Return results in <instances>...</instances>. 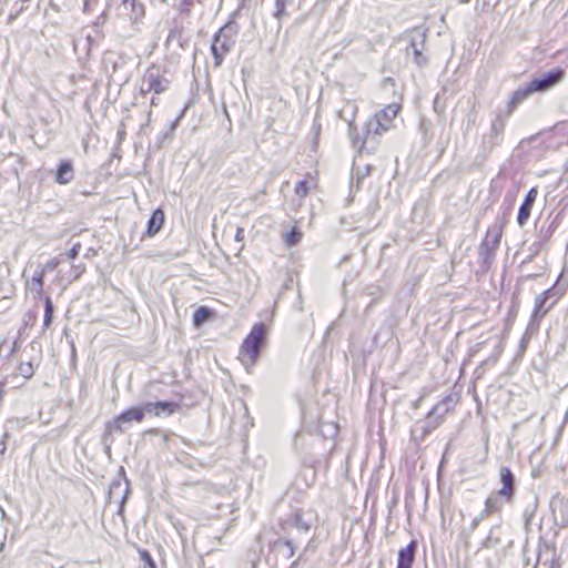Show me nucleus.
Returning <instances> with one entry per match:
<instances>
[{
  "label": "nucleus",
  "instance_id": "obj_8",
  "mask_svg": "<svg viewBox=\"0 0 568 568\" xmlns=\"http://www.w3.org/2000/svg\"><path fill=\"white\" fill-rule=\"evenodd\" d=\"M565 77L566 72L564 69L555 68L542 73L540 77L534 78L528 82V85L532 93H542L559 84Z\"/></svg>",
  "mask_w": 568,
  "mask_h": 568
},
{
  "label": "nucleus",
  "instance_id": "obj_5",
  "mask_svg": "<svg viewBox=\"0 0 568 568\" xmlns=\"http://www.w3.org/2000/svg\"><path fill=\"white\" fill-rule=\"evenodd\" d=\"M143 419V410L140 405L129 407L105 424L103 434L104 440H108L114 433H124L130 427L131 423H142Z\"/></svg>",
  "mask_w": 568,
  "mask_h": 568
},
{
  "label": "nucleus",
  "instance_id": "obj_48",
  "mask_svg": "<svg viewBox=\"0 0 568 568\" xmlns=\"http://www.w3.org/2000/svg\"><path fill=\"white\" fill-rule=\"evenodd\" d=\"M534 255H535V254H532V253H531V254L527 257V260H526L525 262H529V261H531V258H532V256H534Z\"/></svg>",
  "mask_w": 568,
  "mask_h": 568
},
{
  "label": "nucleus",
  "instance_id": "obj_44",
  "mask_svg": "<svg viewBox=\"0 0 568 568\" xmlns=\"http://www.w3.org/2000/svg\"><path fill=\"white\" fill-rule=\"evenodd\" d=\"M19 347H20V342L18 339H16L13 342V345H12V348L10 351V354H14L18 351Z\"/></svg>",
  "mask_w": 568,
  "mask_h": 568
},
{
  "label": "nucleus",
  "instance_id": "obj_24",
  "mask_svg": "<svg viewBox=\"0 0 568 568\" xmlns=\"http://www.w3.org/2000/svg\"><path fill=\"white\" fill-rule=\"evenodd\" d=\"M400 106L397 103L388 104L386 108L381 110L378 113L375 114L376 118H378L379 121H383V123H388V129L390 128L393 119L397 115Z\"/></svg>",
  "mask_w": 568,
  "mask_h": 568
},
{
  "label": "nucleus",
  "instance_id": "obj_12",
  "mask_svg": "<svg viewBox=\"0 0 568 568\" xmlns=\"http://www.w3.org/2000/svg\"><path fill=\"white\" fill-rule=\"evenodd\" d=\"M143 410V417L146 414L154 415L156 417L171 416L180 409V404L168 400L146 402L140 405Z\"/></svg>",
  "mask_w": 568,
  "mask_h": 568
},
{
  "label": "nucleus",
  "instance_id": "obj_14",
  "mask_svg": "<svg viewBox=\"0 0 568 568\" xmlns=\"http://www.w3.org/2000/svg\"><path fill=\"white\" fill-rule=\"evenodd\" d=\"M426 42L425 31H415L410 36L409 45L406 49L407 54L414 55V61L417 65L423 67L427 63V58L423 54Z\"/></svg>",
  "mask_w": 568,
  "mask_h": 568
},
{
  "label": "nucleus",
  "instance_id": "obj_40",
  "mask_svg": "<svg viewBox=\"0 0 568 568\" xmlns=\"http://www.w3.org/2000/svg\"><path fill=\"white\" fill-rule=\"evenodd\" d=\"M244 229L243 227H237L236 229V233H235V241L237 242H243L244 241Z\"/></svg>",
  "mask_w": 568,
  "mask_h": 568
},
{
  "label": "nucleus",
  "instance_id": "obj_7",
  "mask_svg": "<svg viewBox=\"0 0 568 568\" xmlns=\"http://www.w3.org/2000/svg\"><path fill=\"white\" fill-rule=\"evenodd\" d=\"M507 120V114L504 112H498L495 116L488 132L481 138V149L485 152H490L503 143Z\"/></svg>",
  "mask_w": 568,
  "mask_h": 568
},
{
  "label": "nucleus",
  "instance_id": "obj_13",
  "mask_svg": "<svg viewBox=\"0 0 568 568\" xmlns=\"http://www.w3.org/2000/svg\"><path fill=\"white\" fill-rule=\"evenodd\" d=\"M507 530L503 524H496L490 527L487 536L483 539L480 544L481 549H498L503 547L507 541Z\"/></svg>",
  "mask_w": 568,
  "mask_h": 568
},
{
  "label": "nucleus",
  "instance_id": "obj_49",
  "mask_svg": "<svg viewBox=\"0 0 568 568\" xmlns=\"http://www.w3.org/2000/svg\"><path fill=\"white\" fill-rule=\"evenodd\" d=\"M114 487H120V481L114 483V484L112 485V488H114Z\"/></svg>",
  "mask_w": 568,
  "mask_h": 568
},
{
  "label": "nucleus",
  "instance_id": "obj_11",
  "mask_svg": "<svg viewBox=\"0 0 568 568\" xmlns=\"http://www.w3.org/2000/svg\"><path fill=\"white\" fill-rule=\"evenodd\" d=\"M169 80L161 77L159 71L154 68L148 69L142 79V85L140 89L141 94L154 92L156 94L163 93L169 89Z\"/></svg>",
  "mask_w": 568,
  "mask_h": 568
},
{
  "label": "nucleus",
  "instance_id": "obj_28",
  "mask_svg": "<svg viewBox=\"0 0 568 568\" xmlns=\"http://www.w3.org/2000/svg\"><path fill=\"white\" fill-rule=\"evenodd\" d=\"M53 311H54V307H53L51 297L45 296L44 297V317H43L44 328H48L51 325L52 318H53Z\"/></svg>",
  "mask_w": 568,
  "mask_h": 568
},
{
  "label": "nucleus",
  "instance_id": "obj_19",
  "mask_svg": "<svg viewBox=\"0 0 568 568\" xmlns=\"http://www.w3.org/2000/svg\"><path fill=\"white\" fill-rule=\"evenodd\" d=\"M74 179L73 164L69 160L61 161L55 171L54 180L58 184H69Z\"/></svg>",
  "mask_w": 568,
  "mask_h": 568
},
{
  "label": "nucleus",
  "instance_id": "obj_35",
  "mask_svg": "<svg viewBox=\"0 0 568 568\" xmlns=\"http://www.w3.org/2000/svg\"><path fill=\"white\" fill-rule=\"evenodd\" d=\"M141 558L145 561L149 568H156L155 561L146 550L141 552Z\"/></svg>",
  "mask_w": 568,
  "mask_h": 568
},
{
  "label": "nucleus",
  "instance_id": "obj_15",
  "mask_svg": "<svg viewBox=\"0 0 568 568\" xmlns=\"http://www.w3.org/2000/svg\"><path fill=\"white\" fill-rule=\"evenodd\" d=\"M501 488L498 489V496H501L505 501L509 503L515 495V476L509 467L503 466L499 470Z\"/></svg>",
  "mask_w": 568,
  "mask_h": 568
},
{
  "label": "nucleus",
  "instance_id": "obj_23",
  "mask_svg": "<svg viewBox=\"0 0 568 568\" xmlns=\"http://www.w3.org/2000/svg\"><path fill=\"white\" fill-rule=\"evenodd\" d=\"M271 550L290 559L294 556V544L292 540L278 538L271 544Z\"/></svg>",
  "mask_w": 568,
  "mask_h": 568
},
{
  "label": "nucleus",
  "instance_id": "obj_51",
  "mask_svg": "<svg viewBox=\"0 0 568 568\" xmlns=\"http://www.w3.org/2000/svg\"><path fill=\"white\" fill-rule=\"evenodd\" d=\"M3 135V130L2 128L0 126V138Z\"/></svg>",
  "mask_w": 568,
  "mask_h": 568
},
{
  "label": "nucleus",
  "instance_id": "obj_18",
  "mask_svg": "<svg viewBox=\"0 0 568 568\" xmlns=\"http://www.w3.org/2000/svg\"><path fill=\"white\" fill-rule=\"evenodd\" d=\"M417 540L413 539L406 547L400 548L396 568H412L417 552Z\"/></svg>",
  "mask_w": 568,
  "mask_h": 568
},
{
  "label": "nucleus",
  "instance_id": "obj_30",
  "mask_svg": "<svg viewBox=\"0 0 568 568\" xmlns=\"http://www.w3.org/2000/svg\"><path fill=\"white\" fill-rule=\"evenodd\" d=\"M285 243L288 245V246H294L296 245L301 239H302V232H300L298 230L296 229H293L288 232L285 233Z\"/></svg>",
  "mask_w": 568,
  "mask_h": 568
},
{
  "label": "nucleus",
  "instance_id": "obj_22",
  "mask_svg": "<svg viewBox=\"0 0 568 568\" xmlns=\"http://www.w3.org/2000/svg\"><path fill=\"white\" fill-rule=\"evenodd\" d=\"M165 221L164 212L156 209L150 216L146 226V234L152 237L159 233Z\"/></svg>",
  "mask_w": 568,
  "mask_h": 568
},
{
  "label": "nucleus",
  "instance_id": "obj_33",
  "mask_svg": "<svg viewBox=\"0 0 568 568\" xmlns=\"http://www.w3.org/2000/svg\"><path fill=\"white\" fill-rule=\"evenodd\" d=\"M60 262L61 261L59 257L51 258L48 263L42 264L43 272L47 274L48 272L54 271L58 267V265L60 264Z\"/></svg>",
  "mask_w": 568,
  "mask_h": 568
},
{
  "label": "nucleus",
  "instance_id": "obj_52",
  "mask_svg": "<svg viewBox=\"0 0 568 568\" xmlns=\"http://www.w3.org/2000/svg\"><path fill=\"white\" fill-rule=\"evenodd\" d=\"M163 438H164V442H168L169 436H168V435H164V436H163Z\"/></svg>",
  "mask_w": 568,
  "mask_h": 568
},
{
  "label": "nucleus",
  "instance_id": "obj_47",
  "mask_svg": "<svg viewBox=\"0 0 568 568\" xmlns=\"http://www.w3.org/2000/svg\"><path fill=\"white\" fill-rule=\"evenodd\" d=\"M376 303V298L372 300L371 304L368 305L367 310L372 307Z\"/></svg>",
  "mask_w": 568,
  "mask_h": 568
},
{
  "label": "nucleus",
  "instance_id": "obj_42",
  "mask_svg": "<svg viewBox=\"0 0 568 568\" xmlns=\"http://www.w3.org/2000/svg\"><path fill=\"white\" fill-rule=\"evenodd\" d=\"M184 113H185V108L181 111V113L179 114V116L171 123V128L172 130H174L178 125H179V122L181 121V119L184 116Z\"/></svg>",
  "mask_w": 568,
  "mask_h": 568
},
{
  "label": "nucleus",
  "instance_id": "obj_34",
  "mask_svg": "<svg viewBox=\"0 0 568 568\" xmlns=\"http://www.w3.org/2000/svg\"><path fill=\"white\" fill-rule=\"evenodd\" d=\"M287 0H275V17L281 18L285 13Z\"/></svg>",
  "mask_w": 568,
  "mask_h": 568
},
{
  "label": "nucleus",
  "instance_id": "obj_50",
  "mask_svg": "<svg viewBox=\"0 0 568 568\" xmlns=\"http://www.w3.org/2000/svg\"><path fill=\"white\" fill-rule=\"evenodd\" d=\"M27 272H28V270L26 268V270L23 271V274H22V276H23V277H27Z\"/></svg>",
  "mask_w": 568,
  "mask_h": 568
},
{
  "label": "nucleus",
  "instance_id": "obj_2",
  "mask_svg": "<svg viewBox=\"0 0 568 568\" xmlns=\"http://www.w3.org/2000/svg\"><path fill=\"white\" fill-rule=\"evenodd\" d=\"M237 33V23L230 20L213 36L211 52L215 67H220L223 63L225 55L233 49Z\"/></svg>",
  "mask_w": 568,
  "mask_h": 568
},
{
  "label": "nucleus",
  "instance_id": "obj_9",
  "mask_svg": "<svg viewBox=\"0 0 568 568\" xmlns=\"http://www.w3.org/2000/svg\"><path fill=\"white\" fill-rule=\"evenodd\" d=\"M356 112L357 106L355 104L348 103L344 109L339 111L338 115L348 124V134L352 145L358 149L359 151L368 150V145H362L363 136L357 132V128L354 123Z\"/></svg>",
  "mask_w": 568,
  "mask_h": 568
},
{
  "label": "nucleus",
  "instance_id": "obj_27",
  "mask_svg": "<svg viewBox=\"0 0 568 568\" xmlns=\"http://www.w3.org/2000/svg\"><path fill=\"white\" fill-rule=\"evenodd\" d=\"M556 229H557V220L555 219L548 225L540 226L537 239H540L541 242H545V243L548 242L551 239V236L554 235Z\"/></svg>",
  "mask_w": 568,
  "mask_h": 568
},
{
  "label": "nucleus",
  "instance_id": "obj_6",
  "mask_svg": "<svg viewBox=\"0 0 568 568\" xmlns=\"http://www.w3.org/2000/svg\"><path fill=\"white\" fill-rule=\"evenodd\" d=\"M562 294L561 290L556 287V284L539 294L535 298L530 324L536 323L538 325L540 320L554 307Z\"/></svg>",
  "mask_w": 568,
  "mask_h": 568
},
{
  "label": "nucleus",
  "instance_id": "obj_16",
  "mask_svg": "<svg viewBox=\"0 0 568 568\" xmlns=\"http://www.w3.org/2000/svg\"><path fill=\"white\" fill-rule=\"evenodd\" d=\"M537 195H538V191L536 187H531L527 192L523 203L519 206V211H518V215H517V222H518L519 226H524L526 224V222L528 221L530 213H531V209L536 202Z\"/></svg>",
  "mask_w": 568,
  "mask_h": 568
},
{
  "label": "nucleus",
  "instance_id": "obj_26",
  "mask_svg": "<svg viewBox=\"0 0 568 568\" xmlns=\"http://www.w3.org/2000/svg\"><path fill=\"white\" fill-rule=\"evenodd\" d=\"M501 496H498V493L489 496L485 501V508L490 511L491 515L499 514L503 508Z\"/></svg>",
  "mask_w": 568,
  "mask_h": 568
},
{
  "label": "nucleus",
  "instance_id": "obj_4",
  "mask_svg": "<svg viewBox=\"0 0 568 568\" xmlns=\"http://www.w3.org/2000/svg\"><path fill=\"white\" fill-rule=\"evenodd\" d=\"M503 236V224L495 223L488 227L485 239L478 248V263L481 268L488 270L493 264L496 250L498 248Z\"/></svg>",
  "mask_w": 568,
  "mask_h": 568
},
{
  "label": "nucleus",
  "instance_id": "obj_45",
  "mask_svg": "<svg viewBox=\"0 0 568 568\" xmlns=\"http://www.w3.org/2000/svg\"><path fill=\"white\" fill-rule=\"evenodd\" d=\"M148 434L150 435H159L160 434V429L159 428H151L148 430Z\"/></svg>",
  "mask_w": 568,
  "mask_h": 568
},
{
  "label": "nucleus",
  "instance_id": "obj_21",
  "mask_svg": "<svg viewBox=\"0 0 568 568\" xmlns=\"http://www.w3.org/2000/svg\"><path fill=\"white\" fill-rule=\"evenodd\" d=\"M45 273L42 270V264L39 263L30 278H27L26 285L29 290L36 292L37 296L43 293V281Z\"/></svg>",
  "mask_w": 568,
  "mask_h": 568
},
{
  "label": "nucleus",
  "instance_id": "obj_38",
  "mask_svg": "<svg viewBox=\"0 0 568 568\" xmlns=\"http://www.w3.org/2000/svg\"><path fill=\"white\" fill-rule=\"evenodd\" d=\"M545 244V242H541L540 239H538L537 241H535L531 246H530V252L532 254H537L541 248H542V245Z\"/></svg>",
  "mask_w": 568,
  "mask_h": 568
},
{
  "label": "nucleus",
  "instance_id": "obj_41",
  "mask_svg": "<svg viewBox=\"0 0 568 568\" xmlns=\"http://www.w3.org/2000/svg\"><path fill=\"white\" fill-rule=\"evenodd\" d=\"M9 437L8 433H4L3 434V438L1 439L0 442V455L4 454L6 449H7V443H6V439Z\"/></svg>",
  "mask_w": 568,
  "mask_h": 568
},
{
  "label": "nucleus",
  "instance_id": "obj_10",
  "mask_svg": "<svg viewBox=\"0 0 568 568\" xmlns=\"http://www.w3.org/2000/svg\"><path fill=\"white\" fill-rule=\"evenodd\" d=\"M386 131H388V123H383L375 115L371 116L365 123L362 145H368V151H374L377 138Z\"/></svg>",
  "mask_w": 568,
  "mask_h": 568
},
{
  "label": "nucleus",
  "instance_id": "obj_37",
  "mask_svg": "<svg viewBox=\"0 0 568 568\" xmlns=\"http://www.w3.org/2000/svg\"><path fill=\"white\" fill-rule=\"evenodd\" d=\"M294 525L297 529L307 531L310 526L301 518L300 515L295 516Z\"/></svg>",
  "mask_w": 568,
  "mask_h": 568
},
{
  "label": "nucleus",
  "instance_id": "obj_46",
  "mask_svg": "<svg viewBox=\"0 0 568 568\" xmlns=\"http://www.w3.org/2000/svg\"><path fill=\"white\" fill-rule=\"evenodd\" d=\"M151 104H152V105H158V104H159V102H158V100H156L155 98H153V99L151 100Z\"/></svg>",
  "mask_w": 568,
  "mask_h": 568
},
{
  "label": "nucleus",
  "instance_id": "obj_31",
  "mask_svg": "<svg viewBox=\"0 0 568 568\" xmlns=\"http://www.w3.org/2000/svg\"><path fill=\"white\" fill-rule=\"evenodd\" d=\"M18 373L24 378H31L34 374L32 363L31 362L21 363L18 366Z\"/></svg>",
  "mask_w": 568,
  "mask_h": 568
},
{
  "label": "nucleus",
  "instance_id": "obj_32",
  "mask_svg": "<svg viewBox=\"0 0 568 568\" xmlns=\"http://www.w3.org/2000/svg\"><path fill=\"white\" fill-rule=\"evenodd\" d=\"M295 193L300 199L307 196L308 194V183L306 180H302L297 183L295 187Z\"/></svg>",
  "mask_w": 568,
  "mask_h": 568
},
{
  "label": "nucleus",
  "instance_id": "obj_20",
  "mask_svg": "<svg viewBox=\"0 0 568 568\" xmlns=\"http://www.w3.org/2000/svg\"><path fill=\"white\" fill-rule=\"evenodd\" d=\"M122 9L133 23H138L144 17V6L136 0H123Z\"/></svg>",
  "mask_w": 568,
  "mask_h": 568
},
{
  "label": "nucleus",
  "instance_id": "obj_25",
  "mask_svg": "<svg viewBox=\"0 0 568 568\" xmlns=\"http://www.w3.org/2000/svg\"><path fill=\"white\" fill-rule=\"evenodd\" d=\"M174 43L181 49H184L186 44V40L183 37V28L176 24L170 30L165 44L169 47Z\"/></svg>",
  "mask_w": 568,
  "mask_h": 568
},
{
  "label": "nucleus",
  "instance_id": "obj_17",
  "mask_svg": "<svg viewBox=\"0 0 568 568\" xmlns=\"http://www.w3.org/2000/svg\"><path fill=\"white\" fill-rule=\"evenodd\" d=\"M532 94L534 93L528 83L525 87L518 88L511 93L509 101L507 103V108L503 112L507 114V118H509L511 113Z\"/></svg>",
  "mask_w": 568,
  "mask_h": 568
},
{
  "label": "nucleus",
  "instance_id": "obj_3",
  "mask_svg": "<svg viewBox=\"0 0 568 568\" xmlns=\"http://www.w3.org/2000/svg\"><path fill=\"white\" fill-rule=\"evenodd\" d=\"M266 338V326L263 323L255 324L240 348L239 359L247 368L253 366Z\"/></svg>",
  "mask_w": 568,
  "mask_h": 568
},
{
  "label": "nucleus",
  "instance_id": "obj_1",
  "mask_svg": "<svg viewBox=\"0 0 568 568\" xmlns=\"http://www.w3.org/2000/svg\"><path fill=\"white\" fill-rule=\"evenodd\" d=\"M450 403L452 398L449 396L444 398L432 408L424 420H418L414 424L412 435L415 440H425L432 432L442 425L445 415L452 409Z\"/></svg>",
  "mask_w": 568,
  "mask_h": 568
},
{
  "label": "nucleus",
  "instance_id": "obj_39",
  "mask_svg": "<svg viewBox=\"0 0 568 568\" xmlns=\"http://www.w3.org/2000/svg\"><path fill=\"white\" fill-rule=\"evenodd\" d=\"M481 521H483V520H481V519H479V517H478V516H476V517L471 520V523H470V525H469V527H468V535H469V534H473V532H474V531L479 527V525H480V523H481Z\"/></svg>",
  "mask_w": 568,
  "mask_h": 568
},
{
  "label": "nucleus",
  "instance_id": "obj_36",
  "mask_svg": "<svg viewBox=\"0 0 568 568\" xmlns=\"http://www.w3.org/2000/svg\"><path fill=\"white\" fill-rule=\"evenodd\" d=\"M80 250H81V244L78 242L65 253V255L69 258L73 260L79 255Z\"/></svg>",
  "mask_w": 568,
  "mask_h": 568
},
{
  "label": "nucleus",
  "instance_id": "obj_43",
  "mask_svg": "<svg viewBox=\"0 0 568 568\" xmlns=\"http://www.w3.org/2000/svg\"><path fill=\"white\" fill-rule=\"evenodd\" d=\"M479 519L484 520L491 516L490 511H488L486 508H484L478 515Z\"/></svg>",
  "mask_w": 568,
  "mask_h": 568
},
{
  "label": "nucleus",
  "instance_id": "obj_29",
  "mask_svg": "<svg viewBox=\"0 0 568 568\" xmlns=\"http://www.w3.org/2000/svg\"><path fill=\"white\" fill-rule=\"evenodd\" d=\"M211 315V310L206 306L199 307L193 315V323L195 326H200Z\"/></svg>",
  "mask_w": 568,
  "mask_h": 568
}]
</instances>
